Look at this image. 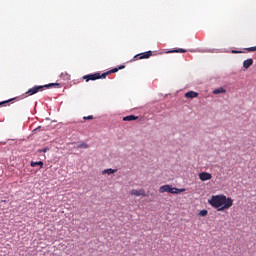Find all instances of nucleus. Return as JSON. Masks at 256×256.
<instances>
[{
	"label": "nucleus",
	"mask_w": 256,
	"mask_h": 256,
	"mask_svg": "<svg viewBox=\"0 0 256 256\" xmlns=\"http://www.w3.org/2000/svg\"><path fill=\"white\" fill-rule=\"evenodd\" d=\"M231 53L233 54H239V53H243V51H239V50H232Z\"/></svg>",
	"instance_id": "nucleus-20"
},
{
	"label": "nucleus",
	"mask_w": 256,
	"mask_h": 256,
	"mask_svg": "<svg viewBox=\"0 0 256 256\" xmlns=\"http://www.w3.org/2000/svg\"><path fill=\"white\" fill-rule=\"evenodd\" d=\"M78 149H89V144L81 143L80 145H78Z\"/></svg>",
	"instance_id": "nucleus-16"
},
{
	"label": "nucleus",
	"mask_w": 256,
	"mask_h": 256,
	"mask_svg": "<svg viewBox=\"0 0 256 256\" xmlns=\"http://www.w3.org/2000/svg\"><path fill=\"white\" fill-rule=\"evenodd\" d=\"M119 69H125V65L119 66V67H118V71H119Z\"/></svg>",
	"instance_id": "nucleus-22"
},
{
	"label": "nucleus",
	"mask_w": 256,
	"mask_h": 256,
	"mask_svg": "<svg viewBox=\"0 0 256 256\" xmlns=\"http://www.w3.org/2000/svg\"><path fill=\"white\" fill-rule=\"evenodd\" d=\"M130 195L134 196V197H147V192H145L144 189H132L130 191Z\"/></svg>",
	"instance_id": "nucleus-6"
},
{
	"label": "nucleus",
	"mask_w": 256,
	"mask_h": 256,
	"mask_svg": "<svg viewBox=\"0 0 256 256\" xmlns=\"http://www.w3.org/2000/svg\"><path fill=\"white\" fill-rule=\"evenodd\" d=\"M246 51H249V52L256 51V46L250 47V48H246Z\"/></svg>",
	"instance_id": "nucleus-18"
},
{
	"label": "nucleus",
	"mask_w": 256,
	"mask_h": 256,
	"mask_svg": "<svg viewBox=\"0 0 256 256\" xmlns=\"http://www.w3.org/2000/svg\"><path fill=\"white\" fill-rule=\"evenodd\" d=\"M152 56H153L152 51L143 52V53L135 55L134 56V61H137L139 59H149Z\"/></svg>",
	"instance_id": "nucleus-5"
},
{
	"label": "nucleus",
	"mask_w": 256,
	"mask_h": 256,
	"mask_svg": "<svg viewBox=\"0 0 256 256\" xmlns=\"http://www.w3.org/2000/svg\"><path fill=\"white\" fill-rule=\"evenodd\" d=\"M169 53H187V50H185L183 48H179L176 50L169 51Z\"/></svg>",
	"instance_id": "nucleus-14"
},
{
	"label": "nucleus",
	"mask_w": 256,
	"mask_h": 256,
	"mask_svg": "<svg viewBox=\"0 0 256 256\" xmlns=\"http://www.w3.org/2000/svg\"><path fill=\"white\" fill-rule=\"evenodd\" d=\"M251 65H253L252 58H248L247 60H244V62H243L244 69H249V67H251Z\"/></svg>",
	"instance_id": "nucleus-9"
},
{
	"label": "nucleus",
	"mask_w": 256,
	"mask_h": 256,
	"mask_svg": "<svg viewBox=\"0 0 256 256\" xmlns=\"http://www.w3.org/2000/svg\"><path fill=\"white\" fill-rule=\"evenodd\" d=\"M30 165H31V167H37V166H39L40 168H42L43 167V161H39V162H31L30 163Z\"/></svg>",
	"instance_id": "nucleus-13"
},
{
	"label": "nucleus",
	"mask_w": 256,
	"mask_h": 256,
	"mask_svg": "<svg viewBox=\"0 0 256 256\" xmlns=\"http://www.w3.org/2000/svg\"><path fill=\"white\" fill-rule=\"evenodd\" d=\"M50 87H59V83H50L46 84L44 86H34L30 88L26 93V97H31V95H36V93H39L41 91H45V89H49Z\"/></svg>",
	"instance_id": "nucleus-3"
},
{
	"label": "nucleus",
	"mask_w": 256,
	"mask_h": 256,
	"mask_svg": "<svg viewBox=\"0 0 256 256\" xmlns=\"http://www.w3.org/2000/svg\"><path fill=\"white\" fill-rule=\"evenodd\" d=\"M209 205L217 209V211H225V209H230L233 207V199L225 195H215L208 200Z\"/></svg>",
	"instance_id": "nucleus-1"
},
{
	"label": "nucleus",
	"mask_w": 256,
	"mask_h": 256,
	"mask_svg": "<svg viewBox=\"0 0 256 256\" xmlns=\"http://www.w3.org/2000/svg\"><path fill=\"white\" fill-rule=\"evenodd\" d=\"M185 188H175L169 184L163 185L159 188V193H171L172 195H179V193H184Z\"/></svg>",
	"instance_id": "nucleus-4"
},
{
	"label": "nucleus",
	"mask_w": 256,
	"mask_h": 256,
	"mask_svg": "<svg viewBox=\"0 0 256 256\" xmlns=\"http://www.w3.org/2000/svg\"><path fill=\"white\" fill-rule=\"evenodd\" d=\"M226 92V90L223 88V87H220V88H218V89H215L214 91H213V94L214 95H219V93H225Z\"/></svg>",
	"instance_id": "nucleus-12"
},
{
	"label": "nucleus",
	"mask_w": 256,
	"mask_h": 256,
	"mask_svg": "<svg viewBox=\"0 0 256 256\" xmlns=\"http://www.w3.org/2000/svg\"><path fill=\"white\" fill-rule=\"evenodd\" d=\"M114 173H117V169H105L102 171V175H113Z\"/></svg>",
	"instance_id": "nucleus-10"
},
{
	"label": "nucleus",
	"mask_w": 256,
	"mask_h": 256,
	"mask_svg": "<svg viewBox=\"0 0 256 256\" xmlns=\"http://www.w3.org/2000/svg\"><path fill=\"white\" fill-rule=\"evenodd\" d=\"M39 129H41V127L36 128L34 131H39Z\"/></svg>",
	"instance_id": "nucleus-23"
},
{
	"label": "nucleus",
	"mask_w": 256,
	"mask_h": 256,
	"mask_svg": "<svg viewBox=\"0 0 256 256\" xmlns=\"http://www.w3.org/2000/svg\"><path fill=\"white\" fill-rule=\"evenodd\" d=\"M136 119H139V117H137L135 115H128L123 118V121H136Z\"/></svg>",
	"instance_id": "nucleus-11"
},
{
	"label": "nucleus",
	"mask_w": 256,
	"mask_h": 256,
	"mask_svg": "<svg viewBox=\"0 0 256 256\" xmlns=\"http://www.w3.org/2000/svg\"><path fill=\"white\" fill-rule=\"evenodd\" d=\"M119 71V68H114L110 71H107L105 73L98 72L94 74H88L82 77V79H85L86 83H89V81H97V79H105L107 75H111V73H117Z\"/></svg>",
	"instance_id": "nucleus-2"
},
{
	"label": "nucleus",
	"mask_w": 256,
	"mask_h": 256,
	"mask_svg": "<svg viewBox=\"0 0 256 256\" xmlns=\"http://www.w3.org/2000/svg\"><path fill=\"white\" fill-rule=\"evenodd\" d=\"M48 149L44 148L43 150H40V153H47Z\"/></svg>",
	"instance_id": "nucleus-21"
},
{
	"label": "nucleus",
	"mask_w": 256,
	"mask_h": 256,
	"mask_svg": "<svg viewBox=\"0 0 256 256\" xmlns=\"http://www.w3.org/2000/svg\"><path fill=\"white\" fill-rule=\"evenodd\" d=\"M16 99H17V97L9 99V100H6V101H2V102H0V107H1V105H5L7 103H11V101H15Z\"/></svg>",
	"instance_id": "nucleus-17"
},
{
	"label": "nucleus",
	"mask_w": 256,
	"mask_h": 256,
	"mask_svg": "<svg viewBox=\"0 0 256 256\" xmlns=\"http://www.w3.org/2000/svg\"><path fill=\"white\" fill-rule=\"evenodd\" d=\"M208 213H209V211L203 209V210H201V211L199 212V216H200V217H207Z\"/></svg>",
	"instance_id": "nucleus-15"
},
{
	"label": "nucleus",
	"mask_w": 256,
	"mask_h": 256,
	"mask_svg": "<svg viewBox=\"0 0 256 256\" xmlns=\"http://www.w3.org/2000/svg\"><path fill=\"white\" fill-rule=\"evenodd\" d=\"M213 178V175H211V173L208 172H201L199 174V179L202 181H210V179Z\"/></svg>",
	"instance_id": "nucleus-7"
},
{
	"label": "nucleus",
	"mask_w": 256,
	"mask_h": 256,
	"mask_svg": "<svg viewBox=\"0 0 256 256\" xmlns=\"http://www.w3.org/2000/svg\"><path fill=\"white\" fill-rule=\"evenodd\" d=\"M85 121H89V120H91V119H93V115H89V116H84V118H83Z\"/></svg>",
	"instance_id": "nucleus-19"
},
{
	"label": "nucleus",
	"mask_w": 256,
	"mask_h": 256,
	"mask_svg": "<svg viewBox=\"0 0 256 256\" xmlns=\"http://www.w3.org/2000/svg\"><path fill=\"white\" fill-rule=\"evenodd\" d=\"M184 97H186V99H195L196 97H199V93L195 91H188L185 93Z\"/></svg>",
	"instance_id": "nucleus-8"
}]
</instances>
